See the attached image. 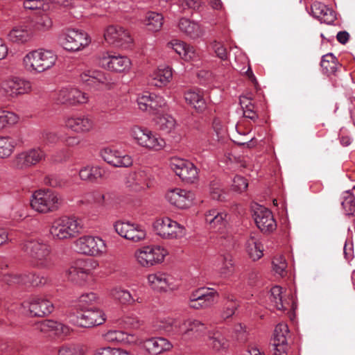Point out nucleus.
I'll return each instance as SVG.
<instances>
[{"label": "nucleus", "instance_id": "bb28decb", "mask_svg": "<svg viewBox=\"0 0 355 355\" xmlns=\"http://www.w3.org/2000/svg\"><path fill=\"white\" fill-rule=\"evenodd\" d=\"M254 221L258 228L263 232H272L277 226L272 212L263 207H260L255 211Z\"/></svg>", "mask_w": 355, "mask_h": 355}, {"label": "nucleus", "instance_id": "6e6552de", "mask_svg": "<svg viewBox=\"0 0 355 355\" xmlns=\"http://www.w3.org/2000/svg\"><path fill=\"white\" fill-rule=\"evenodd\" d=\"M60 41L65 50L78 51L87 46L91 42V39L89 35L82 30L69 28L60 36Z\"/></svg>", "mask_w": 355, "mask_h": 355}, {"label": "nucleus", "instance_id": "f257e3e1", "mask_svg": "<svg viewBox=\"0 0 355 355\" xmlns=\"http://www.w3.org/2000/svg\"><path fill=\"white\" fill-rule=\"evenodd\" d=\"M57 60L58 56L53 51L38 49L28 52L23 57L21 64L28 73L37 75L51 69Z\"/></svg>", "mask_w": 355, "mask_h": 355}, {"label": "nucleus", "instance_id": "5701e85b", "mask_svg": "<svg viewBox=\"0 0 355 355\" xmlns=\"http://www.w3.org/2000/svg\"><path fill=\"white\" fill-rule=\"evenodd\" d=\"M166 199L171 205L179 209H186L192 205L194 194L190 191L175 188L166 192Z\"/></svg>", "mask_w": 355, "mask_h": 355}, {"label": "nucleus", "instance_id": "39448f33", "mask_svg": "<svg viewBox=\"0 0 355 355\" xmlns=\"http://www.w3.org/2000/svg\"><path fill=\"white\" fill-rule=\"evenodd\" d=\"M130 136L139 146L150 150H159L165 146V141L150 130L134 126Z\"/></svg>", "mask_w": 355, "mask_h": 355}, {"label": "nucleus", "instance_id": "8fccbe9b", "mask_svg": "<svg viewBox=\"0 0 355 355\" xmlns=\"http://www.w3.org/2000/svg\"><path fill=\"white\" fill-rule=\"evenodd\" d=\"M282 288L279 286L272 287L270 290V300L274 306L280 311H284L288 309V303L282 300Z\"/></svg>", "mask_w": 355, "mask_h": 355}, {"label": "nucleus", "instance_id": "c85d7f7f", "mask_svg": "<svg viewBox=\"0 0 355 355\" xmlns=\"http://www.w3.org/2000/svg\"><path fill=\"white\" fill-rule=\"evenodd\" d=\"M34 31L28 25L14 27L8 34L9 41L16 44H25L31 40Z\"/></svg>", "mask_w": 355, "mask_h": 355}, {"label": "nucleus", "instance_id": "7ed1b4c3", "mask_svg": "<svg viewBox=\"0 0 355 355\" xmlns=\"http://www.w3.org/2000/svg\"><path fill=\"white\" fill-rule=\"evenodd\" d=\"M21 249L33 259V266L38 269L50 270L54 266L51 246L44 242L33 240L21 244Z\"/></svg>", "mask_w": 355, "mask_h": 355}, {"label": "nucleus", "instance_id": "7c9ffc66", "mask_svg": "<svg viewBox=\"0 0 355 355\" xmlns=\"http://www.w3.org/2000/svg\"><path fill=\"white\" fill-rule=\"evenodd\" d=\"M112 299L123 305H132L135 302L141 303V300L136 295H132L128 290L121 287H114L110 291Z\"/></svg>", "mask_w": 355, "mask_h": 355}, {"label": "nucleus", "instance_id": "37998d69", "mask_svg": "<svg viewBox=\"0 0 355 355\" xmlns=\"http://www.w3.org/2000/svg\"><path fill=\"white\" fill-rule=\"evenodd\" d=\"M86 346L78 343H64L57 348V355H86Z\"/></svg>", "mask_w": 355, "mask_h": 355}, {"label": "nucleus", "instance_id": "cd10ccee", "mask_svg": "<svg viewBox=\"0 0 355 355\" xmlns=\"http://www.w3.org/2000/svg\"><path fill=\"white\" fill-rule=\"evenodd\" d=\"M312 15L322 23L331 24L336 19L335 12L321 2L315 1L311 6Z\"/></svg>", "mask_w": 355, "mask_h": 355}, {"label": "nucleus", "instance_id": "774afa93", "mask_svg": "<svg viewBox=\"0 0 355 355\" xmlns=\"http://www.w3.org/2000/svg\"><path fill=\"white\" fill-rule=\"evenodd\" d=\"M248 186V182L245 178L240 175H236L233 179L232 189L239 192L244 191Z\"/></svg>", "mask_w": 355, "mask_h": 355}, {"label": "nucleus", "instance_id": "a211bd4d", "mask_svg": "<svg viewBox=\"0 0 355 355\" xmlns=\"http://www.w3.org/2000/svg\"><path fill=\"white\" fill-rule=\"evenodd\" d=\"M91 260L79 259L67 270V278L74 284L82 285L88 279L92 272Z\"/></svg>", "mask_w": 355, "mask_h": 355}, {"label": "nucleus", "instance_id": "a19ab883", "mask_svg": "<svg viewBox=\"0 0 355 355\" xmlns=\"http://www.w3.org/2000/svg\"><path fill=\"white\" fill-rule=\"evenodd\" d=\"M172 71L169 67L157 69L152 75L151 85L161 87L166 85L172 78Z\"/></svg>", "mask_w": 355, "mask_h": 355}, {"label": "nucleus", "instance_id": "dca6fc26", "mask_svg": "<svg viewBox=\"0 0 355 355\" xmlns=\"http://www.w3.org/2000/svg\"><path fill=\"white\" fill-rule=\"evenodd\" d=\"M170 166L175 174L185 182L193 183L198 178V168L188 160L174 158L171 160Z\"/></svg>", "mask_w": 355, "mask_h": 355}, {"label": "nucleus", "instance_id": "b1692460", "mask_svg": "<svg viewBox=\"0 0 355 355\" xmlns=\"http://www.w3.org/2000/svg\"><path fill=\"white\" fill-rule=\"evenodd\" d=\"M102 159L107 164L114 167H130L133 164V159L128 155H123L117 150L105 148L100 153Z\"/></svg>", "mask_w": 355, "mask_h": 355}, {"label": "nucleus", "instance_id": "72a5a7b5", "mask_svg": "<svg viewBox=\"0 0 355 355\" xmlns=\"http://www.w3.org/2000/svg\"><path fill=\"white\" fill-rule=\"evenodd\" d=\"M246 252L250 259L257 261L263 256V245L259 241L258 233H251L246 241Z\"/></svg>", "mask_w": 355, "mask_h": 355}, {"label": "nucleus", "instance_id": "f3484780", "mask_svg": "<svg viewBox=\"0 0 355 355\" xmlns=\"http://www.w3.org/2000/svg\"><path fill=\"white\" fill-rule=\"evenodd\" d=\"M23 306L28 309L30 315L35 317H44L54 309L53 303L44 297L33 296L23 302Z\"/></svg>", "mask_w": 355, "mask_h": 355}, {"label": "nucleus", "instance_id": "6e6d98bb", "mask_svg": "<svg viewBox=\"0 0 355 355\" xmlns=\"http://www.w3.org/2000/svg\"><path fill=\"white\" fill-rule=\"evenodd\" d=\"M239 306V302L234 297H228L221 313V318L226 320L232 317Z\"/></svg>", "mask_w": 355, "mask_h": 355}, {"label": "nucleus", "instance_id": "c9c22d12", "mask_svg": "<svg viewBox=\"0 0 355 355\" xmlns=\"http://www.w3.org/2000/svg\"><path fill=\"white\" fill-rule=\"evenodd\" d=\"M184 99L187 103L198 113L203 112L207 108L206 101L199 91H187L184 93Z\"/></svg>", "mask_w": 355, "mask_h": 355}, {"label": "nucleus", "instance_id": "9d476101", "mask_svg": "<svg viewBox=\"0 0 355 355\" xmlns=\"http://www.w3.org/2000/svg\"><path fill=\"white\" fill-rule=\"evenodd\" d=\"M68 318L71 324L83 328L98 326L106 320L104 312L98 309H87L79 315L70 314Z\"/></svg>", "mask_w": 355, "mask_h": 355}, {"label": "nucleus", "instance_id": "de8ad7c7", "mask_svg": "<svg viewBox=\"0 0 355 355\" xmlns=\"http://www.w3.org/2000/svg\"><path fill=\"white\" fill-rule=\"evenodd\" d=\"M51 283V280L47 275L37 272H26V284L33 287H43Z\"/></svg>", "mask_w": 355, "mask_h": 355}, {"label": "nucleus", "instance_id": "20e7f679", "mask_svg": "<svg viewBox=\"0 0 355 355\" xmlns=\"http://www.w3.org/2000/svg\"><path fill=\"white\" fill-rule=\"evenodd\" d=\"M81 229L82 225L79 219L62 216L53 221L49 232L53 239L65 240L75 237Z\"/></svg>", "mask_w": 355, "mask_h": 355}, {"label": "nucleus", "instance_id": "052dcab7", "mask_svg": "<svg viewBox=\"0 0 355 355\" xmlns=\"http://www.w3.org/2000/svg\"><path fill=\"white\" fill-rule=\"evenodd\" d=\"M105 340L109 343H121L124 340L125 334L121 331L110 330L103 335Z\"/></svg>", "mask_w": 355, "mask_h": 355}, {"label": "nucleus", "instance_id": "4be33fe9", "mask_svg": "<svg viewBox=\"0 0 355 355\" xmlns=\"http://www.w3.org/2000/svg\"><path fill=\"white\" fill-rule=\"evenodd\" d=\"M64 126L76 133H87L94 129L95 123L92 117L89 115L80 114L66 117Z\"/></svg>", "mask_w": 355, "mask_h": 355}, {"label": "nucleus", "instance_id": "13d9d810", "mask_svg": "<svg viewBox=\"0 0 355 355\" xmlns=\"http://www.w3.org/2000/svg\"><path fill=\"white\" fill-rule=\"evenodd\" d=\"M94 355H131L130 353L121 348L103 347L96 349Z\"/></svg>", "mask_w": 355, "mask_h": 355}, {"label": "nucleus", "instance_id": "4d7b16f0", "mask_svg": "<svg viewBox=\"0 0 355 355\" xmlns=\"http://www.w3.org/2000/svg\"><path fill=\"white\" fill-rule=\"evenodd\" d=\"M343 209L347 215H352L355 211V197L349 191H346L341 202Z\"/></svg>", "mask_w": 355, "mask_h": 355}, {"label": "nucleus", "instance_id": "ddd939ff", "mask_svg": "<svg viewBox=\"0 0 355 355\" xmlns=\"http://www.w3.org/2000/svg\"><path fill=\"white\" fill-rule=\"evenodd\" d=\"M104 37L107 43L123 49L131 47L133 43L129 31L120 26H107L104 33Z\"/></svg>", "mask_w": 355, "mask_h": 355}, {"label": "nucleus", "instance_id": "2eb2a0df", "mask_svg": "<svg viewBox=\"0 0 355 355\" xmlns=\"http://www.w3.org/2000/svg\"><path fill=\"white\" fill-rule=\"evenodd\" d=\"M115 232L121 237L137 243L146 237L145 229L140 225L130 222L116 221L114 225Z\"/></svg>", "mask_w": 355, "mask_h": 355}, {"label": "nucleus", "instance_id": "69168bd1", "mask_svg": "<svg viewBox=\"0 0 355 355\" xmlns=\"http://www.w3.org/2000/svg\"><path fill=\"white\" fill-rule=\"evenodd\" d=\"M44 183L51 187H62L65 185V181L58 175H49L45 177Z\"/></svg>", "mask_w": 355, "mask_h": 355}, {"label": "nucleus", "instance_id": "bf43d9fd", "mask_svg": "<svg viewBox=\"0 0 355 355\" xmlns=\"http://www.w3.org/2000/svg\"><path fill=\"white\" fill-rule=\"evenodd\" d=\"M52 24L51 19L47 15H43L38 18L35 21L34 24V29L33 30L34 31H46L51 28Z\"/></svg>", "mask_w": 355, "mask_h": 355}, {"label": "nucleus", "instance_id": "4468645a", "mask_svg": "<svg viewBox=\"0 0 355 355\" xmlns=\"http://www.w3.org/2000/svg\"><path fill=\"white\" fill-rule=\"evenodd\" d=\"M46 158L45 152L40 148H33L18 153L12 161L17 169H26L36 166Z\"/></svg>", "mask_w": 355, "mask_h": 355}, {"label": "nucleus", "instance_id": "0e129e2a", "mask_svg": "<svg viewBox=\"0 0 355 355\" xmlns=\"http://www.w3.org/2000/svg\"><path fill=\"white\" fill-rule=\"evenodd\" d=\"M26 272L22 274H9L4 276V282L8 284H26Z\"/></svg>", "mask_w": 355, "mask_h": 355}, {"label": "nucleus", "instance_id": "3c124183", "mask_svg": "<svg viewBox=\"0 0 355 355\" xmlns=\"http://www.w3.org/2000/svg\"><path fill=\"white\" fill-rule=\"evenodd\" d=\"M209 345L216 351L225 350L229 346L227 340L220 332L209 336Z\"/></svg>", "mask_w": 355, "mask_h": 355}, {"label": "nucleus", "instance_id": "5fc2aeb1", "mask_svg": "<svg viewBox=\"0 0 355 355\" xmlns=\"http://www.w3.org/2000/svg\"><path fill=\"white\" fill-rule=\"evenodd\" d=\"M19 116L12 112L0 110V128L13 125L19 121Z\"/></svg>", "mask_w": 355, "mask_h": 355}, {"label": "nucleus", "instance_id": "603ef678", "mask_svg": "<svg viewBox=\"0 0 355 355\" xmlns=\"http://www.w3.org/2000/svg\"><path fill=\"white\" fill-rule=\"evenodd\" d=\"M15 145V139L10 137H0V158L9 157L14 151Z\"/></svg>", "mask_w": 355, "mask_h": 355}, {"label": "nucleus", "instance_id": "e2e57ef3", "mask_svg": "<svg viewBox=\"0 0 355 355\" xmlns=\"http://www.w3.org/2000/svg\"><path fill=\"white\" fill-rule=\"evenodd\" d=\"M159 327L164 331L179 334V325L181 324V322L173 318H168L165 321H162Z\"/></svg>", "mask_w": 355, "mask_h": 355}, {"label": "nucleus", "instance_id": "58836bf2", "mask_svg": "<svg viewBox=\"0 0 355 355\" xmlns=\"http://www.w3.org/2000/svg\"><path fill=\"white\" fill-rule=\"evenodd\" d=\"M215 265L220 275L223 277H229L234 272V263L232 256L230 254L219 256Z\"/></svg>", "mask_w": 355, "mask_h": 355}, {"label": "nucleus", "instance_id": "393cba45", "mask_svg": "<svg viewBox=\"0 0 355 355\" xmlns=\"http://www.w3.org/2000/svg\"><path fill=\"white\" fill-rule=\"evenodd\" d=\"M80 81L92 88L99 89L109 83L105 73L96 69H85L80 74Z\"/></svg>", "mask_w": 355, "mask_h": 355}, {"label": "nucleus", "instance_id": "423d86ee", "mask_svg": "<svg viewBox=\"0 0 355 355\" xmlns=\"http://www.w3.org/2000/svg\"><path fill=\"white\" fill-rule=\"evenodd\" d=\"M96 63L101 68L114 72H123L130 68V60L126 57L103 51L95 56Z\"/></svg>", "mask_w": 355, "mask_h": 355}, {"label": "nucleus", "instance_id": "4c0bfd02", "mask_svg": "<svg viewBox=\"0 0 355 355\" xmlns=\"http://www.w3.org/2000/svg\"><path fill=\"white\" fill-rule=\"evenodd\" d=\"M104 173V170L98 166H86L79 171L80 178L89 182H96Z\"/></svg>", "mask_w": 355, "mask_h": 355}, {"label": "nucleus", "instance_id": "49530a36", "mask_svg": "<svg viewBox=\"0 0 355 355\" xmlns=\"http://www.w3.org/2000/svg\"><path fill=\"white\" fill-rule=\"evenodd\" d=\"M252 98L245 96H241L239 98L240 105L243 111V116L253 121H256L259 116L254 110V105L252 103Z\"/></svg>", "mask_w": 355, "mask_h": 355}, {"label": "nucleus", "instance_id": "f704fd0d", "mask_svg": "<svg viewBox=\"0 0 355 355\" xmlns=\"http://www.w3.org/2000/svg\"><path fill=\"white\" fill-rule=\"evenodd\" d=\"M180 31L192 39L201 37L204 31L199 24L187 18H181L178 23Z\"/></svg>", "mask_w": 355, "mask_h": 355}, {"label": "nucleus", "instance_id": "1a4fd4ad", "mask_svg": "<svg viewBox=\"0 0 355 355\" xmlns=\"http://www.w3.org/2000/svg\"><path fill=\"white\" fill-rule=\"evenodd\" d=\"M168 251L159 245L144 246L136 250L135 257L143 267H150L162 263Z\"/></svg>", "mask_w": 355, "mask_h": 355}, {"label": "nucleus", "instance_id": "a18cd8bd", "mask_svg": "<svg viewBox=\"0 0 355 355\" xmlns=\"http://www.w3.org/2000/svg\"><path fill=\"white\" fill-rule=\"evenodd\" d=\"M338 66L337 59L333 53H329L322 56L320 67L323 73L327 76L335 74Z\"/></svg>", "mask_w": 355, "mask_h": 355}, {"label": "nucleus", "instance_id": "9b49d317", "mask_svg": "<svg viewBox=\"0 0 355 355\" xmlns=\"http://www.w3.org/2000/svg\"><path fill=\"white\" fill-rule=\"evenodd\" d=\"M153 227L156 234L164 239H177L185 234L184 227L168 217L156 220Z\"/></svg>", "mask_w": 355, "mask_h": 355}, {"label": "nucleus", "instance_id": "f03ea898", "mask_svg": "<svg viewBox=\"0 0 355 355\" xmlns=\"http://www.w3.org/2000/svg\"><path fill=\"white\" fill-rule=\"evenodd\" d=\"M62 204V196L58 192L49 189L35 191L30 199L32 209L42 214L58 211Z\"/></svg>", "mask_w": 355, "mask_h": 355}, {"label": "nucleus", "instance_id": "79ce46f5", "mask_svg": "<svg viewBox=\"0 0 355 355\" xmlns=\"http://www.w3.org/2000/svg\"><path fill=\"white\" fill-rule=\"evenodd\" d=\"M206 329L205 324L198 320H186L181 322L179 325L180 334H188L190 332L200 334L203 332Z\"/></svg>", "mask_w": 355, "mask_h": 355}, {"label": "nucleus", "instance_id": "473e14b6", "mask_svg": "<svg viewBox=\"0 0 355 355\" xmlns=\"http://www.w3.org/2000/svg\"><path fill=\"white\" fill-rule=\"evenodd\" d=\"M227 214L216 209L207 211L205 214V220L211 229L220 230L227 223Z\"/></svg>", "mask_w": 355, "mask_h": 355}, {"label": "nucleus", "instance_id": "6ab92c4d", "mask_svg": "<svg viewBox=\"0 0 355 355\" xmlns=\"http://www.w3.org/2000/svg\"><path fill=\"white\" fill-rule=\"evenodd\" d=\"M137 101L139 110L151 114H157L166 106L164 97L154 93L145 92L137 97Z\"/></svg>", "mask_w": 355, "mask_h": 355}, {"label": "nucleus", "instance_id": "a878e982", "mask_svg": "<svg viewBox=\"0 0 355 355\" xmlns=\"http://www.w3.org/2000/svg\"><path fill=\"white\" fill-rule=\"evenodd\" d=\"M144 349L150 355H158L173 348L171 343L163 337H152L141 342Z\"/></svg>", "mask_w": 355, "mask_h": 355}, {"label": "nucleus", "instance_id": "0eeeda50", "mask_svg": "<svg viewBox=\"0 0 355 355\" xmlns=\"http://www.w3.org/2000/svg\"><path fill=\"white\" fill-rule=\"evenodd\" d=\"M32 89V83L30 80L19 77L8 78L0 83V94L8 99L29 94Z\"/></svg>", "mask_w": 355, "mask_h": 355}, {"label": "nucleus", "instance_id": "c756f323", "mask_svg": "<svg viewBox=\"0 0 355 355\" xmlns=\"http://www.w3.org/2000/svg\"><path fill=\"white\" fill-rule=\"evenodd\" d=\"M148 175L144 171H138L129 173L124 183L125 186L132 191H138L148 187Z\"/></svg>", "mask_w": 355, "mask_h": 355}, {"label": "nucleus", "instance_id": "e433bc0d", "mask_svg": "<svg viewBox=\"0 0 355 355\" xmlns=\"http://www.w3.org/2000/svg\"><path fill=\"white\" fill-rule=\"evenodd\" d=\"M173 50L184 60L191 61L197 58L194 47L184 42L175 40L171 42Z\"/></svg>", "mask_w": 355, "mask_h": 355}, {"label": "nucleus", "instance_id": "ea45409f", "mask_svg": "<svg viewBox=\"0 0 355 355\" xmlns=\"http://www.w3.org/2000/svg\"><path fill=\"white\" fill-rule=\"evenodd\" d=\"M164 24V17L161 13L148 12L144 19V24L149 31H159Z\"/></svg>", "mask_w": 355, "mask_h": 355}, {"label": "nucleus", "instance_id": "412c9836", "mask_svg": "<svg viewBox=\"0 0 355 355\" xmlns=\"http://www.w3.org/2000/svg\"><path fill=\"white\" fill-rule=\"evenodd\" d=\"M35 328L40 332L49 336L64 338L73 331L69 326L53 320H44L35 324Z\"/></svg>", "mask_w": 355, "mask_h": 355}, {"label": "nucleus", "instance_id": "aec40b11", "mask_svg": "<svg viewBox=\"0 0 355 355\" xmlns=\"http://www.w3.org/2000/svg\"><path fill=\"white\" fill-rule=\"evenodd\" d=\"M56 101L60 104L77 105L88 102L87 94L74 87H63L57 94Z\"/></svg>", "mask_w": 355, "mask_h": 355}, {"label": "nucleus", "instance_id": "09e8293b", "mask_svg": "<svg viewBox=\"0 0 355 355\" xmlns=\"http://www.w3.org/2000/svg\"><path fill=\"white\" fill-rule=\"evenodd\" d=\"M154 121L157 128L166 133L171 132L175 126V121L170 115L158 116Z\"/></svg>", "mask_w": 355, "mask_h": 355}, {"label": "nucleus", "instance_id": "c03bdc74", "mask_svg": "<svg viewBox=\"0 0 355 355\" xmlns=\"http://www.w3.org/2000/svg\"><path fill=\"white\" fill-rule=\"evenodd\" d=\"M200 291L198 302L202 304V309L208 308L215 304L216 298L218 297V293L214 288H200L198 289Z\"/></svg>", "mask_w": 355, "mask_h": 355}, {"label": "nucleus", "instance_id": "2f4dec72", "mask_svg": "<svg viewBox=\"0 0 355 355\" xmlns=\"http://www.w3.org/2000/svg\"><path fill=\"white\" fill-rule=\"evenodd\" d=\"M170 276L166 273L157 272L148 276V284L150 287L157 291H166L171 289Z\"/></svg>", "mask_w": 355, "mask_h": 355}, {"label": "nucleus", "instance_id": "f8f14e48", "mask_svg": "<svg viewBox=\"0 0 355 355\" xmlns=\"http://www.w3.org/2000/svg\"><path fill=\"white\" fill-rule=\"evenodd\" d=\"M78 252L91 256H99L106 252L105 241L98 236H84L75 242Z\"/></svg>", "mask_w": 355, "mask_h": 355}, {"label": "nucleus", "instance_id": "864d4df0", "mask_svg": "<svg viewBox=\"0 0 355 355\" xmlns=\"http://www.w3.org/2000/svg\"><path fill=\"white\" fill-rule=\"evenodd\" d=\"M289 334L288 327L286 323H279L275 328L273 343H284L287 342Z\"/></svg>", "mask_w": 355, "mask_h": 355}, {"label": "nucleus", "instance_id": "680f3d73", "mask_svg": "<svg viewBox=\"0 0 355 355\" xmlns=\"http://www.w3.org/2000/svg\"><path fill=\"white\" fill-rule=\"evenodd\" d=\"M273 270L281 276H284L286 272L287 263L286 259L282 256H277L274 257L272 260Z\"/></svg>", "mask_w": 355, "mask_h": 355}, {"label": "nucleus", "instance_id": "338daca9", "mask_svg": "<svg viewBox=\"0 0 355 355\" xmlns=\"http://www.w3.org/2000/svg\"><path fill=\"white\" fill-rule=\"evenodd\" d=\"M211 47L218 58L222 60H227L228 59L227 49L223 44L217 41H214L211 44Z\"/></svg>", "mask_w": 355, "mask_h": 355}]
</instances>
